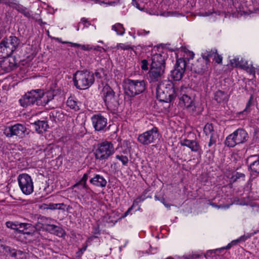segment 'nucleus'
I'll return each instance as SVG.
<instances>
[{"instance_id":"nucleus-37","label":"nucleus","mask_w":259,"mask_h":259,"mask_svg":"<svg viewBox=\"0 0 259 259\" xmlns=\"http://www.w3.org/2000/svg\"><path fill=\"white\" fill-rule=\"evenodd\" d=\"M116 48L122 50H128L131 49V47L127 44L120 43L117 45Z\"/></svg>"},{"instance_id":"nucleus-48","label":"nucleus","mask_w":259,"mask_h":259,"mask_svg":"<svg viewBox=\"0 0 259 259\" xmlns=\"http://www.w3.org/2000/svg\"><path fill=\"white\" fill-rule=\"evenodd\" d=\"M217 249H216V250H208L206 252V255L209 256L211 253H214L215 252V251H217Z\"/></svg>"},{"instance_id":"nucleus-23","label":"nucleus","mask_w":259,"mask_h":259,"mask_svg":"<svg viewBox=\"0 0 259 259\" xmlns=\"http://www.w3.org/2000/svg\"><path fill=\"white\" fill-rule=\"evenodd\" d=\"M12 52L4 39L0 43V57H5L11 55Z\"/></svg>"},{"instance_id":"nucleus-32","label":"nucleus","mask_w":259,"mask_h":259,"mask_svg":"<svg viewBox=\"0 0 259 259\" xmlns=\"http://www.w3.org/2000/svg\"><path fill=\"white\" fill-rule=\"evenodd\" d=\"M112 30L115 31L117 35H123L125 32V29L123 25L117 23L112 26Z\"/></svg>"},{"instance_id":"nucleus-51","label":"nucleus","mask_w":259,"mask_h":259,"mask_svg":"<svg viewBox=\"0 0 259 259\" xmlns=\"http://www.w3.org/2000/svg\"><path fill=\"white\" fill-rule=\"evenodd\" d=\"M7 0H0V3H6ZM9 0H8V2Z\"/></svg>"},{"instance_id":"nucleus-25","label":"nucleus","mask_w":259,"mask_h":259,"mask_svg":"<svg viewBox=\"0 0 259 259\" xmlns=\"http://www.w3.org/2000/svg\"><path fill=\"white\" fill-rule=\"evenodd\" d=\"M33 125L35 131L39 134L45 132L48 127V124L45 121H36L33 123Z\"/></svg>"},{"instance_id":"nucleus-42","label":"nucleus","mask_w":259,"mask_h":259,"mask_svg":"<svg viewBox=\"0 0 259 259\" xmlns=\"http://www.w3.org/2000/svg\"><path fill=\"white\" fill-rule=\"evenodd\" d=\"M141 68L144 70L148 69V62L146 60L144 59L141 61Z\"/></svg>"},{"instance_id":"nucleus-46","label":"nucleus","mask_w":259,"mask_h":259,"mask_svg":"<svg viewBox=\"0 0 259 259\" xmlns=\"http://www.w3.org/2000/svg\"><path fill=\"white\" fill-rule=\"evenodd\" d=\"M104 73L102 71H98L95 72V75L97 78H100L102 77V75H103Z\"/></svg>"},{"instance_id":"nucleus-35","label":"nucleus","mask_w":259,"mask_h":259,"mask_svg":"<svg viewBox=\"0 0 259 259\" xmlns=\"http://www.w3.org/2000/svg\"><path fill=\"white\" fill-rule=\"evenodd\" d=\"M250 168L252 171L259 173V158H257L250 164Z\"/></svg>"},{"instance_id":"nucleus-13","label":"nucleus","mask_w":259,"mask_h":259,"mask_svg":"<svg viewBox=\"0 0 259 259\" xmlns=\"http://www.w3.org/2000/svg\"><path fill=\"white\" fill-rule=\"evenodd\" d=\"M101 95L107 105L112 103L114 100L115 92L108 84H106L103 87Z\"/></svg>"},{"instance_id":"nucleus-38","label":"nucleus","mask_w":259,"mask_h":259,"mask_svg":"<svg viewBox=\"0 0 259 259\" xmlns=\"http://www.w3.org/2000/svg\"><path fill=\"white\" fill-rule=\"evenodd\" d=\"M44 152L45 156L47 158H49L53 156V149L51 147L47 148Z\"/></svg>"},{"instance_id":"nucleus-6","label":"nucleus","mask_w":259,"mask_h":259,"mask_svg":"<svg viewBox=\"0 0 259 259\" xmlns=\"http://www.w3.org/2000/svg\"><path fill=\"white\" fill-rule=\"evenodd\" d=\"M248 138L247 132L243 129L238 128L226 138L225 144L228 147H234L237 144L245 142Z\"/></svg>"},{"instance_id":"nucleus-10","label":"nucleus","mask_w":259,"mask_h":259,"mask_svg":"<svg viewBox=\"0 0 259 259\" xmlns=\"http://www.w3.org/2000/svg\"><path fill=\"white\" fill-rule=\"evenodd\" d=\"M0 253L6 255H10L12 257H15L16 259H26L27 257V253L21 250L11 249L1 240H0Z\"/></svg>"},{"instance_id":"nucleus-39","label":"nucleus","mask_w":259,"mask_h":259,"mask_svg":"<svg viewBox=\"0 0 259 259\" xmlns=\"http://www.w3.org/2000/svg\"><path fill=\"white\" fill-rule=\"evenodd\" d=\"M252 97H251L250 98V100L247 102L246 108L244 109V110L241 112L239 113V114H247L248 113H249L250 111V106L251 105V100Z\"/></svg>"},{"instance_id":"nucleus-34","label":"nucleus","mask_w":259,"mask_h":259,"mask_svg":"<svg viewBox=\"0 0 259 259\" xmlns=\"http://www.w3.org/2000/svg\"><path fill=\"white\" fill-rule=\"evenodd\" d=\"M115 158L120 161L123 165H127L128 162V157L121 154H117L115 155Z\"/></svg>"},{"instance_id":"nucleus-19","label":"nucleus","mask_w":259,"mask_h":259,"mask_svg":"<svg viewBox=\"0 0 259 259\" xmlns=\"http://www.w3.org/2000/svg\"><path fill=\"white\" fill-rule=\"evenodd\" d=\"M180 144L182 146L189 148L192 151L198 152L200 150V146L198 143L195 140H189L187 139H182L180 141Z\"/></svg>"},{"instance_id":"nucleus-36","label":"nucleus","mask_w":259,"mask_h":259,"mask_svg":"<svg viewBox=\"0 0 259 259\" xmlns=\"http://www.w3.org/2000/svg\"><path fill=\"white\" fill-rule=\"evenodd\" d=\"M88 179V174H84L80 181L75 187L81 186L83 188H86V182Z\"/></svg>"},{"instance_id":"nucleus-21","label":"nucleus","mask_w":259,"mask_h":259,"mask_svg":"<svg viewBox=\"0 0 259 259\" xmlns=\"http://www.w3.org/2000/svg\"><path fill=\"white\" fill-rule=\"evenodd\" d=\"M9 48L13 53L18 47L19 41L18 38L14 36H11L4 39Z\"/></svg>"},{"instance_id":"nucleus-57","label":"nucleus","mask_w":259,"mask_h":259,"mask_svg":"<svg viewBox=\"0 0 259 259\" xmlns=\"http://www.w3.org/2000/svg\"><path fill=\"white\" fill-rule=\"evenodd\" d=\"M77 31H78V30H79V28H77Z\"/></svg>"},{"instance_id":"nucleus-11","label":"nucleus","mask_w":259,"mask_h":259,"mask_svg":"<svg viewBox=\"0 0 259 259\" xmlns=\"http://www.w3.org/2000/svg\"><path fill=\"white\" fill-rule=\"evenodd\" d=\"M186 68V61L183 58L177 60L175 69L171 71L172 78L176 80L182 79Z\"/></svg>"},{"instance_id":"nucleus-54","label":"nucleus","mask_w":259,"mask_h":259,"mask_svg":"<svg viewBox=\"0 0 259 259\" xmlns=\"http://www.w3.org/2000/svg\"><path fill=\"white\" fill-rule=\"evenodd\" d=\"M99 42H100V43H102V44H103V41H102V40H100V41H99Z\"/></svg>"},{"instance_id":"nucleus-31","label":"nucleus","mask_w":259,"mask_h":259,"mask_svg":"<svg viewBox=\"0 0 259 259\" xmlns=\"http://www.w3.org/2000/svg\"><path fill=\"white\" fill-rule=\"evenodd\" d=\"M44 208L49 209H63L64 210L66 205L64 203H50L45 204Z\"/></svg>"},{"instance_id":"nucleus-5","label":"nucleus","mask_w":259,"mask_h":259,"mask_svg":"<svg viewBox=\"0 0 259 259\" xmlns=\"http://www.w3.org/2000/svg\"><path fill=\"white\" fill-rule=\"evenodd\" d=\"M115 150L111 142L105 141L97 144L94 151V155L96 159L105 160L114 153Z\"/></svg>"},{"instance_id":"nucleus-7","label":"nucleus","mask_w":259,"mask_h":259,"mask_svg":"<svg viewBox=\"0 0 259 259\" xmlns=\"http://www.w3.org/2000/svg\"><path fill=\"white\" fill-rule=\"evenodd\" d=\"M159 138V132L157 127H153L138 135V141L143 145H148L154 143Z\"/></svg>"},{"instance_id":"nucleus-33","label":"nucleus","mask_w":259,"mask_h":259,"mask_svg":"<svg viewBox=\"0 0 259 259\" xmlns=\"http://www.w3.org/2000/svg\"><path fill=\"white\" fill-rule=\"evenodd\" d=\"M49 227L50 229H51L52 233L56 234L57 236L63 237L65 235L64 231L59 227L51 225Z\"/></svg>"},{"instance_id":"nucleus-40","label":"nucleus","mask_w":259,"mask_h":259,"mask_svg":"<svg viewBox=\"0 0 259 259\" xmlns=\"http://www.w3.org/2000/svg\"><path fill=\"white\" fill-rule=\"evenodd\" d=\"M18 222H7L6 226L8 228L17 230Z\"/></svg>"},{"instance_id":"nucleus-15","label":"nucleus","mask_w":259,"mask_h":259,"mask_svg":"<svg viewBox=\"0 0 259 259\" xmlns=\"http://www.w3.org/2000/svg\"><path fill=\"white\" fill-rule=\"evenodd\" d=\"M163 85H157L156 88L157 99L161 102H169L174 99L175 96L168 93L169 92L162 91L161 89H165Z\"/></svg>"},{"instance_id":"nucleus-28","label":"nucleus","mask_w":259,"mask_h":259,"mask_svg":"<svg viewBox=\"0 0 259 259\" xmlns=\"http://www.w3.org/2000/svg\"><path fill=\"white\" fill-rule=\"evenodd\" d=\"M64 44H70L71 47H79L81 50L83 51H91L92 50H97V48L96 47H94L93 46L90 45H81L77 43H73L71 42H64Z\"/></svg>"},{"instance_id":"nucleus-4","label":"nucleus","mask_w":259,"mask_h":259,"mask_svg":"<svg viewBox=\"0 0 259 259\" xmlns=\"http://www.w3.org/2000/svg\"><path fill=\"white\" fill-rule=\"evenodd\" d=\"M125 94L130 97H135L142 93L146 89L144 80L126 79L123 84Z\"/></svg>"},{"instance_id":"nucleus-50","label":"nucleus","mask_w":259,"mask_h":259,"mask_svg":"<svg viewBox=\"0 0 259 259\" xmlns=\"http://www.w3.org/2000/svg\"><path fill=\"white\" fill-rule=\"evenodd\" d=\"M161 202L163 203V204L165 205V207H169V205L168 204H165L162 201H161Z\"/></svg>"},{"instance_id":"nucleus-55","label":"nucleus","mask_w":259,"mask_h":259,"mask_svg":"<svg viewBox=\"0 0 259 259\" xmlns=\"http://www.w3.org/2000/svg\"><path fill=\"white\" fill-rule=\"evenodd\" d=\"M57 114H60V112H56V116H57Z\"/></svg>"},{"instance_id":"nucleus-53","label":"nucleus","mask_w":259,"mask_h":259,"mask_svg":"<svg viewBox=\"0 0 259 259\" xmlns=\"http://www.w3.org/2000/svg\"><path fill=\"white\" fill-rule=\"evenodd\" d=\"M70 208V206H68L67 207V210H68Z\"/></svg>"},{"instance_id":"nucleus-3","label":"nucleus","mask_w":259,"mask_h":259,"mask_svg":"<svg viewBox=\"0 0 259 259\" xmlns=\"http://www.w3.org/2000/svg\"><path fill=\"white\" fill-rule=\"evenodd\" d=\"M94 81V74L88 71H78L73 75L74 84L79 90L88 89Z\"/></svg>"},{"instance_id":"nucleus-30","label":"nucleus","mask_w":259,"mask_h":259,"mask_svg":"<svg viewBox=\"0 0 259 259\" xmlns=\"http://www.w3.org/2000/svg\"><path fill=\"white\" fill-rule=\"evenodd\" d=\"M67 106L74 110L79 109V106L77 100L72 97H69L66 102Z\"/></svg>"},{"instance_id":"nucleus-2","label":"nucleus","mask_w":259,"mask_h":259,"mask_svg":"<svg viewBox=\"0 0 259 259\" xmlns=\"http://www.w3.org/2000/svg\"><path fill=\"white\" fill-rule=\"evenodd\" d=\"M149 76L152 81L159 80L164 72L165 56L157 48L152 51Z\"/></svg>"},{"instance_id":"nucleus-26","label":"nucleus","mask_w":259,"mask_h":259,"mask_svg":"<svg viewBox=\"0 0 259 259\" xmlns=\"http://www.w3.org/2000/svg\"><path fill=\"white\" fill-rule=\"evenodd\" d=\"M158 85H164L165 89H161L163 91L169 92V94H172L176 96V91L175 89L174 88V84L172 82L168 80H164L161 83H160Z\"/></svg>"},{"instance_id":"nucleus-9","label":"nucleus","mask_w":259,"mask_h":259,"mask_svg":"<svg viewBox=\"0 0 259 259\" xmlns=\"http://www.w3.org/2000/svg\"><path fill=\"white\" fill-rule=\"evenodd\" d=\"M4 133L7 137L17 136L19 138H23L28 134L26 127L20 123L8 127L5 129Z\"/></svg>"},{"instance_id":"nucleus-47","label":"nucleus","mask_w":259,"mask_h":259,"mask_svg":"<svg viewBox=\"0 0 259 259\" xmlns=\"http://www.w3.org/2000/svg\"><path fill=\"white\" fill-rule=\"evenodd\" d=\"M158 249L157 248H153L150 247V248L149 249V252L151 254H155L157 252Z\"/></svg>"},{"instance_id":"nucleus-20","label":"nucleus","mask_w":259,"mask_h":259,"mask_svg":"<svg viewBox=\"0 0 259 259\" xmlns=\"http://www.w3.org/2000/svg\"><path fill=\"white\" fill-rule=\"evenodd\" d=\"M90 183L97 187H104L107 184V181L102 176L96 175L90 180Z\"/></svg>"},{"instance_id":"nucleus-12","label":"nucleus","mask_w":259,"mask_h":259,"mask_svg":"<svg viewBox=\"0 0 259 259\" xmlns=\"http://www.w3.org/2000/svg\"><path fill=\"white\" fill-rule=\"evenodd\" d=\"M179 105L191 113H194L196 110L193 99L186 94L180 98Z\"/></svg>"},{"instance_id":"nucleus-17","label":"nucleus","mask_w":259,"mask_h":259,"mask_svg":"<svg viewBox=\"0 0 259 259\" xmlns=\"http://www.w3.org/2000/svg\"><path fill=\"white\" fill-rule=\"evenodd\" d=\"M1 61L0 66L2 70L6 72L10 71L15 67L16 62L13 57H5Z\"/></svg>"},{"instance_id":"nucleus-14","label":"nucleus","mask_w":259,"mask_h":259,"mask_svg":"<svg viewBox=\"0 0 259 259\" xmlns=\"http://www.w3.org/2000/svg\"><path fill=\"white\" fill-rule=\"evenodd\" d=\"M92 121L96 131L103 130L107 124V120L101 114H96L92 117Z\"/></svg>"},{"instance_id":"nucleus-56","label":"nucleus","mask_w":259,"mask_h":259,"mask_svg":"<svg viewBox=\"0 0 259 259\" xmlns=\"http://www.w3.org/2000/svg\"><path fill=\"white\" fill-rule=\"evenodd\" d=\"M81 20H82V21H84V18H82V19H81Z\"/></svg>"},{"instance_id":"nucleus-22","label":"nucleus","mask_w":259,"mask_h":259,"mask_svg":"<svg viewBox=\"0 0 259 259\" xmlns=\"http://www.w3.org/2000/svg\"><path fill=\"white\" fill-rule=\"evenodd\" d=\"M131 148L130 142L124 140L118 145L116 149L118 150L119 152L125 154L130 152Z\"/></svg>"},{"instance_id":"nucleus-45","label":"nucleus","mask_w":259,"mask_h":259,"mask_svg":"<svg viewBox=\"0 0 259 259\" xmlns=\"http://www.w3.org/2000/svg\"><path fill=\"white\" fill-rule=\"evenodd\" d=\"M238 240H234L232 241L230 243H229L225 247H224V249H229L231 247V246L236 244Z\"/></svg>"},{"instance_id":"nucleus-44","label":"nucleus","mask_w":259,"mask_h":259,"mask_svg":"<svg viewBox=\"0 0 259 259\" xmlns=\"http://www.w3.org/2000/svg\"><path fill=\"white\" fill-rule=\"evenodd\" d=\"M187 56L188 60L193 59L194 57V54L192 52L188 51L186 52V55L184 56Z\"/></svg>"},{"instance_id":"nucleus-52","label":"nucleus","mask_w":259,"mask_h":259,"mask_svg":"<svg viewBox=\"0 0 259 259\" xmlns=\"http://www.w3.org/2000/svg\"><path fill=\"white\" fill-rule=\"evenodd\" d=\"M97 48L100 49V50H103L104 52L105 51V49L104 48H102L100 47L99 46H98Z\"/></svg>"},{"instance_id":"nucleus-49","label":"nucleus","mask_w":259,"mask_h":259,"mask_svg":"<svg viewBox=\"0 0 259 259\" xmlns=\"http://www.w3.org/2000/svg\"><path fill=\"white\" fill-rule=\"evenodd\" d=\"M87 246H84L83 247H82L81 250H80V251L81 252V253H82L83 251H84L86 249H87Z\"/></svg>"},{"instance_id":"nucleus-8","label":"nucleus","mask_w":259,"mask_h":259,"mask_svg":"<svg viewBox=\"0 0 259 259\" xmlns=\"http://www.w3.org/2000/svg\"><path fill=\"white\" fill-rule=\"evenodd\" d=\"M19 186L25 195L32 193L34 189L33 182L31 177L27 174H22L18 177Z\"/></svg>"},{"instance_id":"nucleus-27","label":"nucleus","mask_w":259,"mask_h":259,"mask_svg":"<svg viewBox=\"0 0 259 259\" xmlns=\"http://www.w3.org/2000/svg\"><path fill=\"white\" fill-rule=\"evenodd\" d=\"M213 57L215 61L218 63H221L222 62V57L219 55L217 53L216 50L211 51V53L209 54L206 55L205 53L202 54L203 59H204L206 63L208 61V58L210 57Z\"/></svg>"},{"instance_id":"nucleus-41","label":"nucleus","mask_w":259,"mask_h":259,"mask_svg":"<svg viewBox=\"0 0 259 259\" xmlns=\"http://www.w3.org/2000/svg\"><path fill=\"white\" fill-rule=\"evenodd\" d=\"M150 33V31L146 30L145 29H140L137 31V34L139 36H144Z\"/></svg>"},{"instance_id":"nucleus-16","label":"nucleus","mask_w":259,"mask_h":259,"mask_svg":"<svg viewBox=\"0 0 259 259\" xmlns=\"http://www.w3.org/2000/svg\"><path fill=\"white\" fill-rule=\"evenodd\" d=\"M203 131L206 136L210 137L208 146L210 147L215 144L218 139L217 135L214 132L211 124H206L203 128Z\"/></svg>"},{"instance_id":"nucleus-43","label":"nucleus","mask_w":259,"mask_h":259,"mask_svg":"<svg viewBox=\"0 0 259 259\" xmlns=\"http://www.w3.org/2000/svg\"><path fill=\"white\" fill-rule=\"evenodd\" d=\"M140 200H138V199H137L136 201L134 202V203L133 205L128 209V210L125 212L124 214V215L123 216V218L126 217L128 214H129L131 212V211L132 210L133 208L134 207L136 203H138L139 202H140Z\"/></svg>"},{"instance_id":"nucleus-24","label":"nucleus","mask_w":259,"mask_h":259,"mask_svg":"<svg viewBox=\"0 0 259 259\" xmlns=\"http://www.w3.org/2000/svg\"><path fill=\"white\" fill-rule=\"evenodd\" d=\"M33 227L32 225L29 223H19L18 222L17 230L20 232L25 234H30L31 233L30 231H27V230H31L33 231Z\"/></svg>"},{"instance_id":"nucleus-1","label":"nucleus","mask_w":259,"mask_h":259,"mask_svg":"<svg viewBox=\"0 0 259 259\" xmlns=\"http://www.w3.org/2000/svg\"><path fill=\"white\" fill-rule=\"evenodd\" d=\"M54 95L53 92L44 93L41 90L37 89L30 91L26 93L19 100L20 105L26 107L32 105L45 106L53 99Z\"/></svg>"},{"instance_id":"nucleus-18","label":"nucleus","mask_w":259,"mask_h":259,"mask_svg":"<svg viewBox=\"0 0 259 259\" xmlns=\"http://www.w3.org/2000/svg\"><path fill=\"white\" fill-rule=\"evenodd\" d=\"M231 64L233 67H237L242 68L247 71L249 72L250 74H254V69L252 67H249L247 66V63L246 61L241 60H239V58H235L230 60Z\"/></svg>"},{"instance_id":"nucleus-29","label":"nucleus","mask_w":259,"mask_h":259,"mask_svg":"<svg viewBox=\"0 0 259 259\" xmlns=\"http://www.w3.org/2000/svg\"><path fill=\"white\" fill-rule=\"evenodd\" d=\"M228 95L223 91H218L215 93L214 100L218 103L226 102L228 100Z\"/></svg>"}]
</instances>
